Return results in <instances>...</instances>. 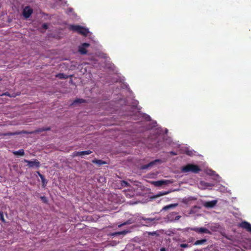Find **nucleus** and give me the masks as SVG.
Masks as SVG:
<instances>
[{
  "label": "nucleus",
  "mask_w": 251,
  "mask_h": 251,
  "mask_svg": "<svg viewBox=\"0 0 251 251\" xmlns=\"http://www.w3.org/2000/svg\"><path fill=\"white\" fill-rule=\"evenodd\" d=\"M201 169L196 165L189 164L182 167L181 171L183 173L192 172L194 173H198Z\"/></svg>",
  "instance_id": "obj_1"
},
{
  "label": "nucleus",
  "mask_w": 251,
  "mask_h": 251,
  "mask_svg": "<svg viewBox=\"0 0 251 251\" xmlns=\"http://www.w3.org/2000/svg\"><path fill=\"white\" fill-rule=\"evenodd\" d=\"M172 183H173V181H171L170 180H166V179L160 180H158V181H154L151 182V184H153V185H154L155 186H156V187L161 186L163 185H169Z\"/></svg>",
  "instance_id": "obj_2"
},
{
  "label": "nucleus",
  "mask_w": 251,
  "mask_h": 251,
  "mask_svg": "<svg viewBox=\"0 0 251 251\" xmlns=\"http://www.w3.org/2000/svg\"><path fill=\"white\" fill-rule=\"evenodd\" d=\"M33 13V9L29 6H25L23 11V15L25 19H28L30 17Z\"/></svg>",
  "instance_id": "obj_3"
},
{
  "label": "nucleus",
  "mask_w": 251,
  "mask_h": 251,
  "mask_svg": "<svg viewBox=\"0 0 251 251\" xmlns=\"http://www.w3.org/2000/svg\"><path fill=\"white\" fill-rule=\"evenodd\" d=\"M192 230L195 231L197 233H207V234H211V232L209 230H208L207 228L205 227H194L193 228H191Z\"/></svg>",
  "instance_id": "obj_4"
},
{
  "label": "nucleus",
  "mask_w": 251,
  "mask_h": 251,
  "mask_svg": "<svg viewBox=\"0 0 251 251\" xmlns=\"http://www.w3.org/2000/svg\"><path fill=\"white\" fill-rule=\"evenodd\" d=\"M24 162L27 163V166L29 168H38L40 166V162L37 160H34L33 161H29L26 159L24 160Z\"/></svg>",
  "instance_id": "obj_5"
},
{
  "label": "nucleus",
  "mask_w": 251,
  "mask_h": 251,
  "mask_svg": "<svg viewBox=\"0 0 251 251\" xmlns=\"http://www.w3.org/2000/svg\"><path fill=\"white\" fill-rule=\"evenodd\" d=\"M89 46V44L86 43L82 44L79 47L78 51L82 54H85L87 53L86 48Z\"/></svg>",
  "instance_id": "obj_6"
},
{
  "label": "nucleus",
  "mask_w": 251,
  "mask_h": 251,
  "mask_svg": "<svg viewBox=\"0 0 251 251\" xmlns=\"http://www.w3.org/2000/svg\"><path fill=\"white\" fill-rule=\"evenodd\" d=\"M217 200H213L209 201H205L203 203V206L206 208H213L217 203Z\"/></svg>",
  "instance_id": "obj_7"
},
{
  "label": "nucleus",
  "mask_w": 251,
  "mask_h": 251,
  "mask_svg": "<svg viewBox=\"0 0 251 251\" xmlns=\"http://www.w3.org/2000/svg\"><path fill=\"white\" fill-rule=\"evenodd\" d=\"M240 226L241 227L246 229L248 231L251 232V225L247 222H243Z\"/></svg>",
  "instance_id": "obj_8"
},
{
  "label": "nucleus",
  "mask_w": 251,
  "mask_h": 251,
  "mask_svg": "<svg viewBox=\"0 0 251 251\" xmlns=\"http://www.w3.org/2000/svg\"><path fill=\"white\" fill-rule=\"evenodd\" d=\"M92 152L90 151H76L74 153L73 156H83L86 155L90 154Z\"/></svg>",
  "instance_id": "obj_9"
},
{
  "label": "nucleus",
  "mask_w": 251,
  "mask_h": 251,
  "mask_svg": "<svg viewBox=\"0 0 251 251\" xmlns=\"http://www.w3.org/2000/svg\"><path fill=\"white\" fill-rule=\"evenodd\" d=\"M213 186L212 184L210 183H207L204 181H200V183L199 184V187L200 189H205L207 188L208 187H211Z\"/></svg>",
  "instance_id": "obj_10"
},
{
  "label": "nucleus",
  "mask_w": 251,
  "mask_h": 251,
  "mask_svg": "<svg viewBox=\"0 0 251 251\" xmlns=\"http://www.w3.org/2000/svg\"><path fill=\"white\" fill-rule=\"evenodd\" d=\"M161 161L159 159H156V160H155L153 161H151V162L150 163H149L147 165H144L142 167V169H147L149 167H152L154 165H155L156 163L157 162H159L160 163Z\"/></svg>",
  "instance_id": "obj_11"
},
{
  "label": "nucleus",
  "mask_w": 251,
  "mask_h": 251,
  "mask_svg": "<svg viewBox=\"0 0 251 251\" xmlns=\"http://www.w3.org/2000/svg\"><path fill=\"white\" fill-rule=\"evenodd\" d=\"M88 33V29L81 26L78 33L83 36H86Z\"/></svg>",
  "instance_id": "obj_12"
},
{
  "label": "nucleus",
  "mask_w": 251,
  "mask_h": 251,
  "mask_svg": "<svg viewBox=\"0 0 251 251\" xmlns=\"http://www.w3.org/2000/svg\"><path fill=\"white\" fill-rule=\"evenodd\" d=\"M81 26L79 25H70L69 28L70 30H71L73 31H75L77 33H79V31L81 28Z\"/></svg>",
  "instance_id": "obj_13"
},
{
  "label": "nucleus",
  "mask_w": 251,
  "mask_h": 251,
  "mask_svg": "<svg viewBox=\"0 0 251 251\" xmlns=\"http://www.w3.org/2000/svg\"><path fill=\"white\" fill-rule=\"evenodd\" d=\"M178 205L177 203L171 204L164 206L163 208V210H167L170 208H174Z\"/></svg>",
  "instance_id": "obj_14"
},
{
  "label": "nucleus",
  "mask_w": 251,
  "mask_h": 251,
  "mask_svg": "<svg viewBox=\"0 0 251 251\" xmlns=\"http://www.w3.org/2000/svg\"><path fill=\"white\" fill-rule=\"evenodd\" d=\"M170 192V191H166V192H160L158 193L156 195H155L154 196V198H158L160 196L167 195V194H169Z\"/></svg>",
  "instance_id": "obj_15"
},
{
  "label": "nucleus",
  "mask_w": 251,
  "mask_h": 251,
  "mask_svg": "<svg viewBox=\"0 0 251 251\" xmlns=\"http://www.w3.org/2000/svg\"><path fill=\"white\" fill-rule=\"evenodd\" d=\"M144 220L145 221V224L148 226H151V223L154 221V219L151 218H147V219H144Z\"/></svg>",
  "instance_id": "obj_16"
},
{
  "label": "nucleus",
  "mask_w": 251,
  "mask_h": 251,
  "mask_svg": "<svg viewBox=\"0 0 251 251\" xmlns=\"http://www.w3.org/2000/svg\"><path fill=\"white\" fill-rule=\"evenodd\" d=\"M13 153L16 155L23 156L24 155V151L22 149L19 150V151H14Z\"/></svg>",
  "instance_id": "obj_17"
},
{
  "label": "nucleus",
  "mask_w": 251,
  "mask_h": 251,
  "mask_svg": "<svg viewBox=\"0 0 251 251\" xmlns=\"http://www.w3.org/2000/svg\"><path fill=\"white\" fill-rule=\"evenodd\" d=\"M92 162L98 164L99 165H101L102 164H106V162L101 160L95 159L92 161Z\"/></svg>",
  "instance_id": "obj_18"
},
{
  "label": "nucleus",
  "mask_w": 251,
  "mask_h": 251,
  "mask_svg": "<svg viewBox=\"0 0 251 251\" xmlns=\"http://www.w3.org/2000/svg\"><path fill=\"white\" fill-rule=\"evenodd\" d=\"M206 241V240H205V239L197 240L194 243V245H202V244H204Z\"/></svg>",
  "instance_id": "obj_19"
},
{
  "label": "nucleus",
  "mask_w": 251,
  "mask_h": 251,
  "mask_svg": "<svg viewBox=\"0 0 251 251\" xmlns=\"http://www.w3.org/2000/svg\"><path fill=\"white\" fill-rule=\"evenodd\" d=\"M127 232H128L127 231L124 230V231H121V232H115V233L113 234V235H121V234L125 235Z\"/></svg>",
  "instance_id": "obj_20"
},
{
  "label": "nucleus",
  "mask_w": 251,
  "mask_h": 251,
  "mask_svg": "<svg viewBox=\"0 0 251 251\" xmlns=\"http://www.w3.org/2000/svg\"><path fill=\"white\" fill-rule=\"evenodd\" d=\"M56 76L57 77H58L59 78L62 79V78H67L68 76L63 74H59L56 75Z\"/></svg>",
  "instance_id": "obj_21"
},
{
  "label": "nucleus",
  "mask_w": 251,
  "mask_h": 251,
  "mask_svg": "<svg viewBox=\"0 0 251 251\" xmlns=\"http://www.w3.org/2000/svg\"><path fill=\"white\" fill-rule=\"evenodd\" d=\"M84 101V100L83 99H77L76 100H75L74 102H73V104H75L77 103H81V102H83Z\"/></svg>",
  "instance_id": "obj_22"
},
{
  "label": "nucleus",
  "mask_w": 251,
  "mask_h": 251,
  "mask_svg": "<svg viewBox=\"0 0 251 251\" xmlns=\"http://www.w3.org/2000/svg\"><path fill=\"white\" fill-rule=\"evenodd\" d=\"M207 174H208V175H212V176H214L215 175V172L211 170H209L208 171H207Z\"/></svg>",
  "instance_id": "obj_23"
},
{
  "label": "nucleus",
  "mask_w": 251,
  "mask_h": 251,
  "mask_svg": "<svg viewBox=\"0 0 251 251\" xmlns=\"http://www.w3.org/2000/svg\"><path fill=\"white\" fill-rule=\"evenodd\" d=\"M185 152L187 154L190 155V156L193 155L194 154L193 152L191 151L187 150L185 151Z\"/></svg>",
  "instance_id": "obj_24"
},
{
  "label": "nucleus",
  "mask_w": 251,
  "mask_h": 251,
  "mask_svg": "<svg viewBox=\"0 0 251 251\" xmlns=\"http://www.w3.org/2000/svg\"><path fill=\"white\" fill-rule=\"evenodd\" d=\"M121 185L123 187H126L128 185V184L125 181H123L121 182Z\"/></svg>",
  "instance_id": "obj_25"
},
{
  "label": "nucleus",
  "mask_w": 251,
  "mask_h": 251,
  "mask_svg": "<svg viewBox=\"0 0 251 251\" xmlns=\"http://www.w3.org/2000/svg\"><path fill=\"white\" fill-rule=\"evenodd\" d=\"M0 217L1 220L2 222H4L5 221L4 219V217H3V213L2 212H0Z\"/></svg>",
  "instance_id": "obj_26"
},
{
  "label": "nucleus",
  "mask_w": 251,
  "mask_h": 251,
  "mask_svg": "<svg viewBox=\"0 0 251 251\" xmlns=\"http://www.w3.org/2000/svg\"><path fill=\"white\" fill-rule=\"evenodd\" d=\"M143 116L144 117V118L146 120H147L148 121L150 120V117L149 115L144 114Z\"/></svg>",
  "instance_id": "obj_27"
},
{
  "label": "nucleus",
  "mask_w": 251,
  "mask_h": 251,
  "mask_svg": "<svg viewBox=\"0 0 251 251\" xmlns=\"http://www.w3.org/2000/svg\"><path fill=\"white\" fill-rule=\"evenodd\" d=\"M180 246L181 247V248H187L188 247V244H180Z\"/></svg>",
  "instance_id": "obj_28"
},
{
  "label": "nucleus",
  "mask_w": 251,
  "mask_h": 251,
  "mask_svg": "<svg viewBox=\"0 0 251 251\" xmlns=\"http://www.w3.org/2000/svg\"><path fill=\"white\" fill-rule=\"evenodd\" d=\"M191 228H192L191 227H186L183 229V231H185V232H189V230H192Z\"/></svg>",
  "instance_id": "obj_29"
},
{
  "label": "nucleus",
  "mask_w": 251,
  "mask_h": 251,
  "mask_svg": "<svg viewBox=\"0 0 251 251\" xmlns=\"http://www.w3.org/2000/svg\"><path fill=\"white\" fill-rule=\"evenodd\" d=\"M104 57L106 59L105 61H106V62H109L110 61V58L109 57H107L106 56V55H104Z\"/></svg>",
  "instance_id": "obj_30"
},
{
  "label": "nucleus",
  "mask_w": 251,
  "mask_h": 251,
  "mask_svg": "<svg viewBox=\"0 0 251 251\" xmlns=\"http://www.w3.org/2000/svg\"><path fill=\"white\" fill-rule=\"evenodd\" d=\"M126 195L127 197H128L130 198V197H131V196H133L134 193H133V192H131V194H129V195H128V194H126Z\"/></svg>",
  "instance_id": "obj_31"
},
{
  "label": "nucleus",
  "mask_w": 251,
  "mask_h": 251,
  "mask_svg": "<svg viewBox=\"0 0 251 251\" xmlns=\"http://www.w3.org/2000/svg\"><path fill=\"white\" fill-rule=\"evenodd\" d=\"M127 223H128V222H125V223H123V224L120 225L119 226V227H121L122 226L125 225L127 224Z\"/></svg>",
  "instance_id": "obj_32"
},
{
  "label": "nucleus",
  "mask_w": 251,
  "mask_h": 251,
  "mask_svg": "<svg viewBox=\"0 0 251 251\" xmlns=\"http://www.w3.org/2000/svg\"><path fill=\"white\" fill-rule=\"evenodd\" d=\"M43 27H44V28H45L47 29V28H48V25H46V24H44L43 25Z\"/></svg>",
  "instance_id": "obj_33"
},
{
  "label": "nucleus",
  "mask_w": 251,
  "mask_h": 251,
  "mask_svg": "<svg viewBox=\"0 0 251 251\" xmlns=\"http://www.w3.org/2000/svg\"><path fill=\"white\" fill-rule=\"evenodd\" d=\"M180 218V216H177L176 218H175V220H178L179 219V218Z\"/></svg>",
  "instance_id": "obj_34"
},
{
  "label": "nucleus",
  "mask_w": 251,
  "mask_h": 251,
  "mask_svg": "<svg viewBox=\"0 0 251 251\" xmlns=\"http://www.w3.org/2000/svg\"><path fill=\"white\" fill-rule=\"evenodd\" d=\"M160 251H166V249L164 248L160 249Z\"/></svg>",
  "instance_id": "obj_35"
},
{
  "label": "nucleus",
  "mask_w": 251,
  "mask_h": 251,
  "mask_svg": "<svg viewBox=\"0 0 251 251\" xmlns=\"http://www.w3.org/2000/svg\"><path fill=\"white\" fill-rule=\"evenodd\" d=\"M170 153L172 154V155H176V153L175 152H173V151H171L170 152Z\"/></svg>",
  "instance_id": "obj_36"
},
{
  "label": "nucleus",
  "mask_w": 251,
  "mask_h": 251,
  "mask_svg": "<svg viewBox=\"0 0 251 251\" xmlns=\"http://www.w3.org/2000/svg\"><path fill=\"white\" fill-rule=\"evenodd\" d=\"M40 177H41V178L42 179H43V176H42V175H40Z\"/></svg>",
  "instance_id": "obj_37"
},
{
  "label": "nucleus",
  "mask_w": 251,
  "mask_h": 251,
  "mask_svg": "<svg viewBox=\"0 0 251 251\" xmlns=\"http://www.w3.org/2000/svg\"><path fill=\"white\" fill-rule=\"evenodd\" d=\"M153 124H154L153 126H155L156 125V123L154 122V123H153Z\"/></svg>",
  "instance_id": "obj_38"
},
{
  "label": "nucleus",
  "mask_w": 251,
  "mask_h": 251,
  "mask_svg": "<svg viewBox=\"0 0 251 251\" xmlns=\"http://www.w3.org/2000/svg\"><path fill=\"white\" fill-rule=\"evenodd\" d=\"M4 95H5V94H0V96H3Z\"/></svg>",
  "instance_id": "obj_39"
},
{
  "label": "nucleus",
  "mask_w": 251,
  "mask_h": 251,
  "mask_svg": "<svg viewBox=\"0 0 251 251\" xmlns=\"http://www.w3.org/2000/svg\"><path fill=\"white\" fill-rule=\"evenodd\" d=\"M42 199H43V200H45V197H42Z\"/></svg>",
  "instance_id": "obj_40"
},
{
  "label": "nucleus",
  "mask_w": 251,
  "mask_h": 251,
  "mask_svg": "<svg viewBox=\"0 0 251 251\" xmlns=\"http://www.w3.org/2000/svg\"><path fill=\"white\" fill-rule=\"evenodd\" d=\"M216 176L219 177V176L218 175H216Z\"/></svg>",
  "instance_id": "obj_41"
},
{
  "label": "nucleus",
  "mask_w": 251,
  "mask_h": 251,
  "mask_svg": "<svg viewBox=\"0 0 251 251\" xmlns=\"http://www.w3.org/2000/svg\"><path fill=\"white\" fill-rule=\"evenodd\" d=\"M1 80V78H0V80Z\"/></svg>",
  "instance_id": "obj_42"
}]
</instances>
